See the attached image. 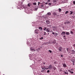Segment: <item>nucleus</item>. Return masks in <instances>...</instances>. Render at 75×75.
Listing matches in <instances>:
<instances>
[{"instance_id": "13", "label": "nucleus", "mask_w": 75, "mask_h": 75, "mask_svg": "<svg viewBox=\"0 0 75 75\" xmlns=\"http://www.w3.org/2000/svg\"><path fill=\"white\" fill-rule=\"evenodd\" d=\"M31 6V4L30 3L28 4V7H30V6Z\"/></svg>"}, {"instance_id": "9", "label": "nucleus", "mask_w": 75, "mask_h": 75, "mask_svg": "<svg viewBox=\"0 0 75 75\" xmlns=\"http://www.w3.org/2000/svg\"><path fill=\"white\" fill-rule=\"evenodd\" d=\"M71 54H75V51L74 50H71Z\"/></svg>"}, {"instance_id": "6", "label": "nucleus", "mask_w": 75, "mask_h": 75, "mask_svg": "<svg viewBox=\"0 0 75 75\" xmlns=\"http://www.w3.org/2000/svg\"><path fill=\"white\" fill-rule=\"evenodd\" d=\"M52 28L53 29V31H55V30L57 29V28L54 26H52Z\"/></svg>"}, {"instance_id": "4", "label": "nucleus", "mask_w": 75, "mask_h": 75, "mask_svg": "<svg viewBox=\"0 0 75 75\" xmlns=\"http://www.w3.org/2000/svg\"><path fill=\"white\" fill-rule=\"evenodd\" d=\"M40 30L38 29H36L35 30V34H38V31H39Z\"/></svg>"}, {"instance_id": "42", "label": "nucleus", "mask_w": 75, "mask_h": 75, "mask_svg": "<svg viewBox=\"0 0 75 75\" xmlns=\"http://www.w3.org/2000/svg\"><path fill=\"white\" fill-rule=\"evenodd\" d=\"M39 4H40V2H38V5H39Z\"/></svg>"}, {"instance_id": "34", "label": "nucleus", "mask_w": 75, "mask_h": 75, "mask_svg": "<svg viewBox=\"0 0 75 75\" xmlns=\"http://www.w3.org/2000/svg\"><path fill=\"white\" fill-rule=\"evenodd\" d=\"M68 49H69V48H67V52H69L68 51H69V50H68Z\"/></svg>"}, {"instance_id": "35", "label": "nucleus", "mask_w": 75, "mask_h": 75, "mask_svg": "<svg viewBox=\"0 0 75 75\" xmlns=\"http://www.w3.org/2000/svg\"><path fill=\"white\" fill-rule=\"evenodd\" d=\"M73 3L74 4H75V1H73Z\"/></svg>"}, {"instance_id": "40", "label": "nucleus", "mask_w": 75, "mask_h": 75, "mask_svg": "<svg viewBox=\"0 0 75 75\" xmlns=\"http://www.w3.org/2000/svg\"><path fill=\"white\" fill-rule=\"evenodd\" d=\"M52 34H53V35H54V34H55V33H54V32H53L52 33Z\"/></svg>"}, {"instance_id": "30", "label": "nucleus", "mask_w": 75, "mask_h": 75, "mask_svg": "<svg viewBox=\"0 0 75 75\" xmlns=\"http://www.w3.org/2000/svg\"><path fill=\"white\" fill-rule=\"evenodd\" d=\"M65 74H68V73H66V71L64 72Z\"/></svg>"}, {"instance_id": "52", "label": "nucleus", "mask_w": 75, "mask_h": 75, "mask_svg": "<svg viewBox=\"0 0 75 75\" xmlns=\"http://www.w3.org/2000/svg\"><path fill=\"white\" fill-rule=\"evenodd\" d=\"M43 6L42 5V7H43Z\"/></svg>"}, {"instance_id": "29", "label": "nucleus", "mask_w": 75, "mask_h": 75, "mask_svg": "<svg viewBox=\"0 0 75 75\" xmlns=\"http://www.w3.org/2000/svg\"><path fill=\"white\" fill-rule=\"evenodd\" d=\"M43 37H41V38H40V40H42L43 39Z\"/></svg>"}, {"instance_id": "26", "label": "nucleus", "mask_w": 75, "mask_h": 75, "mask_svg": "<svg viewBox=\"0 0 75 75\" xmlns=\"http://www.w3.org/2000/svg\"><path fill=\"white\" fill-rule=\"evenodd\" d=\"M50 72V70H48L47 71V73H49V72Z\"/></svg>"}, {"instance_id": "49", "label": "nucleus", "mask_w": 75, "mask_h": 75, "mask_svg": "<svg viewBox=\"0 0 75 75\" xmlns=\"http://www.w3.org/2000/svg\"><path fill=\"white\" fill-rule=\"evenodd\" d=\"M73 46H74V47H75V44Z\"/></svg>"}, {"instance_id": "37", "label": "nucleus", "mask_w": 75, "mask_h": 75, "mask_svg": "<svg viewBox=\"0 0 75 75\" xmlns=\"http://www.w3.org/2000/svg\"><path fill=\"white\" fill-rule=\"evenodd\" d=\"M71 71H74L73 69H71Z\"/></svg>"}, {"instance_id": "24", "label": "nucleus", "mask_w": 75, "mask_h": 75, "mask_svg": "<svg viewBox=\"0 0 75 75\" xmlns=\"http://www.w3.org/2000/svg\"><path fill=\"white\" fill-rule=\"evenodd\" d=\"M59 12H61V9L60 8H59Z\"/></svg>"}, {"instance_id": "11", "label": "nucleus", "mask_w": 75, "mask_h": 75, "mask_svg": "<svg viewBox=\"0 0 75 75\" xmlns=\"http://www.w3.org/2000/svg\"><path fill=\"white\" fill-rule=\"evenodd\" d=\"M50 29L49 28H47L46 30V31L48 33L50 32Z\"/></svg>"}, {"instance_id": "25", "label": "nucleus", "mask_w": 75, "mask_h": 75, "mask_svg": "<svg viewBox=\"0 0 75 75\" xmlns=\"http://www.w3.org/2000/svg\"><path fill=\"white\" fill-rule=\"evenodd\" d=\"M69 23H68V22H64V24H68Z\"/></svg>"}, {"instance_id": "16", "label": "nucleus", "mask_w": 75, "mask_h": 75, "mask_svg": "<svg viewBox=\"0 0 75 75\" xmlns=\"http://www.w3.org/2000/svg\"><path fill=\"white\" fill-rule=\"evenodd\" d=\"M53 44H55L56 43V41L55 40L53 41L52 42Z\"/></svg>"}, {"instance_id": "18", "label": "nucleus", "mask_w": 75, "mask_h": 75, "mask_svg": "<svg viewBox=\"0 0 75 75\" xmlns=\"http://www.w3.org/2000/svg\"><path fill=\"white\" fill-rule=\"evenodd\" d=\"M70 12L71 13H70V15H72V14L73 13V11H70Z\"/></svg>"}, {"instance_id": "2", "label": "nucleus", "mask_w": 75, "mask_h": 75, "mask_svg": "<svg viewBox=\"0 0 75 75\" xmlns=\"http://www.w3.org/2000/svg\"><path fill=\"white\" fill-rule=\"evenodd\" d=\"M42 69L41 72H45V71H46V70L44 69V67H41Z\"/></svg>"}, {"instance_id": "46", "label": "nucleus", "mask_w": 75, "mask_h": 75, "mask_svg": "<svg viewBox=\"0 0 75 75\" xmlns=\"http://www.w3.org/2000/svg\"><path fill=\"white\" fill-rule=\"evenodd\" d=\"M64 38V40H66V38Z\"/></svg>"}, {"instance_id": "17", "label": "nucleus", "mask_w": 75, "mask_h": 75, "mask_svg": "<svg viewBox=\"0 0 75 75\" xmlns=\"http://www.w3.org/2000/svg\"><path fill=\"white\" fill-rule=\"evenodd\" d=\"M66 35H69V32H67L66 33Z\"/></svg>"}, {"instance_id": "15", "label": "nucleus", "mask_w": 75, "mask_h": 75, "mask_svg": "<svg viewBox=\"0 0 75 75\" xmlns=\"http://www.w3.org/2000/svg\"><path fill=\"white\" fill-rule=\"evenodd\" d=\"M30 50H31L32 51H35L34 49H32V48H30Z\"/></svg>"}, {"instance_id": "38", "label": "nucleus", "mask_w": 75, "mask_h": 75, "mask_svg": "<svg viewBox=\"0 0 75 75\" xmlns=\"http://www.w3.org/2000/svg\"><path fill=\"white\" fill-rule=\"evenodd\" d=\"M71 74H73L74 73V72L73 71H71Z\"/></svg>"}, {"instance_id": "44", "label": "nucleus", "mask_w": 75, "mask_h": 75, "mask_svg": "<svg viewBox=\"0 0 75 75\" xmlns=\"http://www.w3.org/2000/svg\"><path fill=\"white\" fill-rule=\"evenodd\" d=\"M40 50V48L38 49V50Z\"/></svg>"}, {"instance_id": "36", "label": "nucleus", "mask_w": 75, "mask_h": 75, "mask_svg": "<svg viewBox=\"0 0 75 75\" xmlns=\"http://www.w3.org/2000/svg\"><path fill=\"white\" fill-rule=\"evenodd\" d=\"M47 2H50V0H47Z\"/></svg>"}, {"instance_id": "3", "label": "nucleus", "mask_w": 75, "mask_h": 75, "mask_svg": "<svg viewBox=\"0 0 75 75\" xmlns=\"http://www.w3.org/2000/svg\"><path fill=\"white\" fill-rule=\"evenodd\" d=\"M48 69H52V65L50 64L48 66Z\"/></svg>"}, {"instance_id": "8", "label": "nucleus", "mask_w": 75, "mask_h": 75, "mask_svg": "<svg viewBox=\"0 0 75 75\" xmlns=\"http://www.w3.org/2000/svg\"><path fill=\"white\" fill-rule=\"evenodd\" d=\"M65 35V32H62L61 34V35Z\"/></svg>"}, {"instance_id": "12", "label": "nucleus", "mask_w": 75, "mask_h": 75, "mask_svg": "<svg viewBox=\"0 0 75 75\" xmlns=\"http://www.w3.org/2000/svg\"><path fill=\"white\" fill-rule=\"evenodd\" d=\"M53 15L54 16H57V13L56 12H54L53 13Z\"/></svg>"}, {"instance_id": "32", "label": "nucleus", "mask_w": 75, "mask_h": 75, "mask_svg": "<svg viewBox=\"0 0 75 75\" xmlns=\"http://www.w3.org/2000/svg\"><path fill=\"white\" fill-rule=\"evenodd\" d=\"M49 52H50V53H51L52 52V51H51L50 50H49Z\"/></svg>"}, {"instance_id": "20", "label": "nucleus", "mask_w": 75, "mask_h": 75, "mask_svg": "<svg viewBox=\"0 0 75 75\" xmlns=\"http://www.w3.org/2000/svg\"><path fill=\"white\" fill-rule=\"evenodd\" d=\"M55 34H54V36L55 37H56L57 35H58V34H57V33H55Z\"/></svg>"}, {"instance_id": "27", "label": "nucleus", "mask_w": 75, "mask_h": 75, "mask_svg": "<svg viewBox=\"0 0 75 75\" xmlns=\"http://www.w3.org/2000/svg\"><path fill=\"white\" fill-rule=\"evenodd\" d=\"M68 11H66V12L65 13V14H68Z\"/></svg>"}, {"instance_id": "10", "label": "nucleus", "mask_w": 75, "mask_h": 75, "mask_svg": "<svg viewBox=\"0 0 75 75\" xmlns=\"http://www.w3.org/2000/svg\"><path fill=\"white\" fill-rule=\"evenodd\" d=\"M47 15H48V16H50L51 15V13L50 12L48 13L47 14H46V16H47Z\"/></svg>"}, {"instance_id": "53", "label": "nucleus", "mask_w": 75, "mask_h": 75, "mask_svg": "<svg viewBox=\"0 0 75 75\" xmlns=\"http://www.w3.org/2000/svg\"><path fill=\"white\" fill-rule=\"evenodd\" d=\"M48 34H49V33H48Z\"/></svg>"}, {"instance_id": "22", "label": "nucleus", "mask_w": 75, "mask_h": 75, "mask_svg": "<svg viewBox=\"0 0 75 75\" xmlns=\"http://www.w3.org/2000/svg\"><path fill=\"white\" fill-rule=\"evenodd\" d=\"M33 5H35V6H36L37 4H36V3H33Z\"/></svg>"}, {"instance_id": "33", "label": "nucleus", "mask_w": 75, "mask_h": 75, "mask_svg": "<svg viewBox=\"0 0 75 75\" xmlns=\"http://www.w3.org/2000/svg\"><path fill=\"white\" fill-rule=\"evenodd\" d=\"M68 72H69L70 73L71 72V70H68Z\"/></svg>"}, {"instance_id": "28", "label": "nucleus", "mask_w": 75, "mask_h": 75, "mask_svg": "<svg viewBox=\"0 0 75 75\" xmlns=\"http://www.w3.org/2000/svg\"><path fill=\"white\" fill-rule=\"evenodd\" d=\"M70 33L71 34H74V33L72 31H71L70 32Z\"/></svg>"}, {"instance_id": "1", "label": "nucleus", "mask_w": 75, "mask_h": 75, "mask_svg": "<svg viewBox=\"0 0 75 75\" xmlns=\"http://www.w3.org/2000/svg\"><path fill=\"white\" fill-rule=\"evenodd\" d=\"M58 50L59 51V52H61V51H62V50H63V48L62 47H60L58 48Z\"/></svg>"}, {"instance_id": "51", "label": "nucleus", "mask_w": 75, "mask_h": 75, "mask_svg": "<svg viewBox=\"0 0 75 75\" xmlns=\"http://www.w3.org/2000/svg\"><path fill=\"white\" fill-rule=\"evenodd\" d=\"M65 36H63V38H65Z\"/></svg>"}, {"instance_id": "5", "label": "nucleus", "mask_w": 75, "mask_h": 75, "mask_svg": "<svg viewBox=\"0 0 75 75\" xmlns=\"http://www.w3.org/2000/svg\"><path fill=\"white\" fill-rule=\"evenodd\" d=\"M43 68L45 69H48V66H45Z\"/></svg>"}, {"instance_id": "43", "label": "nucleus", "mask_w": 75, "mask_h": 75, "mask_svg": "<svg viewBox=\"0 0 75 75\" xmlns=\"http://www.w3.org/2000/svg\"><path fill=\"white\" fill-rule=\"evenodd\" d=\"M44 35H45V34H46V33H45V32H44Z\"/></svg>"}, {"instance_id": "41", "label": "nucleus", "mask_w": 75, "mask_h": 75, "mask_svg": "<svg viewBox=\"0 0 75 75\" xmlns=\"http://www.w3.org/2000/svg\"><path fill=\"white\" fill-rule=\"evenodd\" d=\"M43 64H44V65H45V62H43Z\"/></svg>"}, {"instance_id": "39", "label": "nucleus", "mask_w": 75, "mask_h": 75, "mask_svg": "<svg viewBox=\"0 0 75 75\" xmlns=\"http://www.w3.org/2000/svg\"><path fill=\"white\" fill-rule=\"evenodd\" d=\"M49 5H51V4L50 3H49Z\"/></svg>"}, {"instance_id": "48", "label": "nucleus", "mask_w": 75, "mask_h": 75, "mask_svg": "<svg viewBox=\"0 0 75 75\" xmlns=\"http://www.w3.org/2000/svg\"><path fill=\"white\" fill-rule=\"evenodd\" d=\"M72 62H73V63H74V62H74V61H72Z\"/></svg>"}, {"instance_id": "31", "label": "nucleus", "mask_w": 75, "mask_h": 75, "mask_svg": "<svg viewBox=\"0 0 75 75\" xmlns=\"http://www.w3.org/2000/svg\"><path fill=\"white\" fill-rule=\"evenodd\" d=\"M47 30V28L46 27H45L44 28V30Z\"/></svg>"}, {"instance_id": "19", "label": "nucleus", "mask_w": 75, "mask_h": 75, "mask_svg": "<svg viewBox=\"0 0 75 75\" xmlns=\"http://www.w3.org/2000/svg\"><path fill=\"white\" fill-rule=\"evenodd\" d=\"M63 66L64 67H67V65L65 64H64Z\"/></svg>"}, {"instance_id": "45", "label": "nucleus", "mask_w": 75, "mask_h": 75, "mask_svg": "<svg viewBox=\"0 0 75 75\" xmlns=\"http://www.w3.org/2000/svg\"><path fill=\"white\" fill-rule=\"evenodd\" d=\"M45 4H48V3L46 2V3Z\"/></svg>"}, {"instance_id": "47", "label": "nucleus", "mask_w": 75, "mask_h": 75, "mask_svg": "<svg viewBox=\"0 0 75 75\" xmlns=\"http://www.w3.org/2000/svg\"><path fill=\"white\" fill-rule=\"evenodd\" d=\"M61 57H63V55H61Z\"/></svg>"}, {"instance_id": "23", "label": "nucleus", "mask_w": 75, "mask_h": 75, "mask_svg": "<svg viewBox=\"0 0 75 75\" xmlns=\"http://www.w3.org/2000/svg\"><path fill=\"white\" fill-rule=\"evenodd\" d=\"M54 64H58V63L56 61H55L54 62Z\"/></svg>"}, {"instance_id": "21", "label": "nucleus", "mask_w": 75, "mask_h": 75, "mask_svg": "<svg viewBox=\"0 0 75 75\" xmlns=\"http://www.w3.org/2000/svg\"><path fill=\"white\" fill-rule=\"evenodd\" d=\"M53 69H54V71H55V70H56V68H55V67H53Z\"/></svg>"}, {"instance_id": "14", "label": "nucleus", "mask_w": 75, "mask_h": 75, "mask_svg": "<svg viewBox=\"0 0 75 75\" xmlns=\"http://www.w3.org/2000/svg\"><path fill=\"white\" fill-rule=\"evenodd\" d=\"M39 29L40 31H41L42 30V28L41 27H39Z\"/></svg>"}, {"instance_id": "50", "label": "nucleus", "mask_w": 75, "mask_h": 75, "mask_svg": "<svg viewBox=\"0 0 75 75\" xmlns=\"http://www.w3.org/2000/svg\"><path fill=\"white\" fill-rule=\"evenodd\" d=\"M73 65H75V64H74V63H73Z\"/></svg>"}, {"instance_id": "7", "label": "nucleus", "mask_w": 75, "mask_h": 75, "mask_svg": "<svg viewBox=\"0 0 75 75\" xmlns=\"http://www.w3.org/2000/svg\"><path fill=\"white\" fill-rule=\"evenodd\" d=\"M46 22L47 24H49L50 23V21L48 20H47L46 21Z\"/></svg>"}]
</instances>
